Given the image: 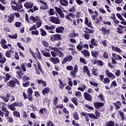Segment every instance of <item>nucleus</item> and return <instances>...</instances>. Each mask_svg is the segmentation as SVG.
I'll use <instances>...</instances> for the list:
<instances>
[{"label":"nucleus","mask_w":126,"mask_h":126,"mask_svg":"<svg viewBox=\"0 0 126 126\" xmlns=\"http://www.w3.org/2000/svg\"><path fill=\"white\" fill-rule=\"evenodd\" d=\"M58 100H59V98L57 97H55L53 99V104L54 106H57L58 105Z\"/></svg>","instance_id":"nucleus-58"},{"label":"nucleus","mask_w":126,"mask_h":126,"mask_svg":"<svg viewBox=\"0 0 126 126\" xmlns=\"http://www.w3.org/2000/svg\"><path fill=\"white\" fill-rule=\"evenodd\" d=\"M119 115L121 116L122 121H125V113L123 112H120Z\"/></svg>","instance_id":"nucleus-56"},{"label":"nucleus","mask_w":126,"mask_h":126,"mask_svg":"<svg viewBox=\"0 0 126 126\" xmlns=\"http://www.w3.org/2000/svg\"><path fill=\"white\" fill-rule=\"evenodd\" d=\"M95 109L99 110L101 107H104V102H95L94 103Z\"/></svg>","instance_id":"nucleus-12"},{"label":"nucleus","mask_w":126,"mask_h":126,"mask_svg":"<svg viewBox=\"0 0 126 126\" xmlns=\"http://www.w3.org/2000/svg\"><path fill=\"white\" fill-rule=\"evenodd\" d=\"M49 15H54L55 14V10L53 8H50L48 11Z\"/></svg>","instance_id":"nucleus-53"},{"label":"nucleus","mask_w":126,"mask_h":126,"mask_svg":"<svg viewBox=\"0 0 126 126\" xmlns=\"http://www.w3.org/2000/svg\"><path fill=\"white\" fill-rule=\"evenodd\" d=\"M1 109H2V111H3V112H4L5 113L4 115L5 118H8V117L9 116V111L7 110V108H6L5 106L3 105L1 107Z\"/></svg>","instance_id":"nucleus-20"},{"label":"nucleus","mask_w":126,"mask_h":126,"mask_svg":"<svg viewBox=\"0 0 126 126\" xmlns=\"http://www.w3.org/2000/svg\"><path fill=\"white\" fill-rule=\"evenodd\" d=\"M24 6L27 9H29V8H32L33 7V3L30 4L29 2H26L24 4Z\"/></svg>","instance_id":"nucleus-30"},{"label":"nucleus","mask_w":126,"mask_h":126,"mask_svg":"<svg viewBox=\"0 0 126 126\" xmlns=\"http://www.w3.org/2000/svg\"><path fill=\"white\" fill-rule=\"evenodd\" d=\"M11 54H14V51L8 50L5 52V55L7 58H11Z\"/></svg>","instance_id":"nucleus-22"},{"label":"nucleus","mask_w":126,"mask_h":126,"mask_svg":"<svg viewBox=\"0 0 126 126\" xmlns=\"http://www.w3.org/2000/svg\"><path fill=\"white\" fill-rule=\"evenodd\" d=\"M23 103L22 101H20V102H14L13 104L8 105V108L9 110H11V111H15L16 110V108L14 107H23Z\"/></svg>","instance_id":"nucleus-5"},{"label":"nucleus","mask_w":126,"mask_h":126,"mask_svg":"<svg viewBox=\"0 0 126 126\" xmlns=\"http://www.w3.org/2000/svg\"><path fill=\"white\" fill-rule=\"evenodd\" d=\"M91 43L93 46L95 47L98 46V41L95 40V39L93 38L91 40Z\"/></svg>","instance_id":"nucleus-39"},{"label":"nucleus","mask_w":126,"mask_h":126,"mask_svg":"<svg viewBox=\"0 0 126 126\" xmlns=\"http://www.w3.org/2000/svg\"><path fill=\"white\" fill-rule=\"evenodd\" d=\"M116 16L120 20H121V21H125V19L123 18V16H122V15H121L120 14L117 13Z\"/></svg>","instance_id":"nucleus-48"},{"label":"nucleus","mask_w":126,"mask_h":126,"mask_svg":"<svg viewBox=\"0 0 126 126\" xmlns=\"http://www.w3.org/2000/svg\"><path fill=\"white\" fill-rule=\"evenodd\" d=\"M11 94L9 93H8L6 95V97H4L3 96H0V98L2 99V100H3L5 102V103H7L8 101H9V98H10Z\"/></svg>","instance_id":"nucleus-15"},{"label":"nucleus","mask_w":126,"mask_h":126,"mask_svg":"<svg viewBox=\"0 0 126 126\" xmlns=\"http://www.w3.org/2000/svg\"><path fill=\"white\" fill-rule=\"evenodd\" d=\"M83 36L86 40H89L90 39V34L89 33H84Z\"/></svg>","instance_id":"nucleus-52"},{"label":"nucleus","mask_w":126,"mask_h":126,"mask_svg":"<svg viewBox=\"0 0 126 126\" xmlns=\"http://www.w3.org/2000/svg\"><path fill=\"white\" fill-rule=\"evenodd\" d=\"M5 79L4 80V82H7V81L9 80L10 78H11V75L8 74V73H6L5 74Z\"/></svg>","instance_id":"nucleus-37"},{"label":"nucleus","mask_w":126,"mask_h":126,"mask_svg":"<svg viewBox=\"0 0 126 126\" xmlns=\"http://www.w3.org/2000/svg\"><path fill=\"white\" fill-rule=\"evenodd\" d=\"M31 34L32 35H35V36H38V35H39V31H38V30L32 31Z\"/></svg>","instance_id":"nucleus-54"},{"label":"nucleus","mask_w":126,"mask_h":126,"mask_svg":"<svg viewBox=\"0 0 126 126\" xmlns=\"http://www.w3.org/2000/svg\"><path fill=\"white\" fill-rule=\"evenodd\" d=\"M0 44L2 48H3L4 49H9L8 46H7V45H6V44H7V41H6L5 39H4V38L1 39L0 41Z\"/></svg>","instance_id":"nucleus-9"},{"label":"nucleus","mask_w":126,"mask_h":126,"mask_svg":"<svg viewBox=\"0 0 126 126\" xmlns=\"http://www.w3.org/2000/svg\"><path fill=\"white\" fill-rule=\"evenodd\" d=\"M101 31L103 35H109L110 34V29H107L105 27H102L101 28Z\"/></svg>","instance_id":"nucleus-14"},{"label":"nucleus","mask_w":126,"mask_h":126,"mask_svg":"<svg viewBox=\"0 0 126 126\" xmlns=\"http://www.w3.org/2000/svg\"><path fill=\"white\" fill-rule=\"evenodd\" d=\"M36 51H37V58L39 61H42V57H41V53H40V51H39V49H38V48H36Z\"/></svg>","instance_id":"nucleus-43"},{"label":"nucleus","mask_w":126,"mask_h":126,"mask_svg":"<svg viewBox=\"0 0 126 126\" xmlns=\"http://www.w3.org/2000/svg\"><path fill=\"white\" fill-rule=\"evenodd\" d=\"M33 66H34V70H35V73L36 74H37V75H40V73L39 70H38V68H37V65L36 64H33Z\"/></svg>","instance_id":"nucleus-46"},{"label":"nucleus","mask_w":126,"mask_h":126,"mask_svg":"<svg viewBox=\"0 0 126 126\" xmlns=\"http://www.w3.org/2000/svg\"><path fill=\"white\" fill-rule=\"evenodd\" d=\"M27 94L25 93V92L23 93V96L24 97V99H28L29 102H33V97L32 96V95L33 94V90H32L31 88H29L27 90Z\"/></svg>","instance_id":"nucleus-2"},{"label":"nucleus","mask_w":126,"mask_h":126,"mask_svg":"<svg viewBox=\"0 0 126 126\" xmlns=\"http://www.w3.org/2000/svg\"><path fill=\"white\" fill-rule=\"evenodd\" d=\"M104 59H109V54L107 52H104L103 55Z\"/></svg>","instance_id":"nucleus-61"},{"label":"nucleus","mask_w":126,"mask_h":126,"mask_svg":"<svg viewBox=\"0 0 126 126\" xmlns=\"http://www.w3.org/2000/svg\"><path fill=\"white\" fill-rule=\"evenodd\" d=\"M125 28V26L122 25H119L118 27L117 28V33L119 34H124V29Z\"/></svg>","instance_id":"nucleus-16"},{"label":"nucleus","mask_w":126,"mask_h":126,"mask_svg":"<svg viewBox=\"0 0 126 126\" xmlns=\"http://www.w3.org/2000/svg\"><path fill=\"white\" fill-rule=\"evenodd\" d=\"M81 53L85 57H90V53L88 50L84 49L81 51Z\"/></svg>","instance_id":"nucleus-29"},{"label":"nucleus","mask_w":126,"mask_h":126,"mask_svg":"<svg viewBox=\"0 0 126 126\" xmlns=\"http://www.w3.org/2000/svg\"><path fill=\"white\" fill-rule=\"evenodd\" d=\"M73 59V57H72V56L71 55H68L66 56L64 58L62 62V64H64V63H66L67 62H71L72 60Z\"/></svg>","instance_id":"nucleus-8"},{"label":"nucleus","mask_w":126,"mask_h":126,"mask_svg":"<svg viewBox=\"0 0 126 126\" xmlns=\"http://www.w3.org/2000/svg\"><path fill=\"white\" fill-rule=\"evenodd\" d=\"M91 54L92 57H93L94 58H97V56L99 55V52H98V51H92Z\"/></svg>","instance_id":"nucleus-41"},{"label":"nucleus","mask_w":126,"mask_h":126,"mask_svg":"<svg viewBox=\"0 0 126 126\" xmlns=\"http://www.w3.org/2000/svg\"><path fill=\"white\" fill-rule=\"evenodd\" d=\"M73 117L74 120H76V121H78L79 120V115H78V113L75 112L73 113Z\"/></svg>","instance_id":"nucleus-42"},{"label":"nucleus","mask_w":126,"mask_h":126,"mask_svg":"<svg viewBox=\"0 0 126 126\" xmlns=\"http://www.w3.org/2000/svg\"><path fill=\"white\" fill-rule=\"evenodd\" d=\"M16 84L17 85H20V82L18 79L14 78L13 79L9 80L6 83L7 86L8 87H10L11 88H14L15 86H16Z\"/></svg>","instance_id":"nucleus-3"},{"label":"nucleus","mask_w":126,"mask_h":126,"mask_svg":"<svg viewBox=\"0 0 126 126\" xmlns=\"http://www.w3.org/2000/svg\"><path fill=\"white\" fill-rule=\"evenodd\" d=\"M37 64L38 70H39L42 74H44V72L43 71V69H42V67H41V63H40V62L39 61H37Z\"/></svg>","instance_id":"nucleus-33"},{"label":"nucleus","mask_w":126,"mask_h":126,"mask_svg":"<svg viewBox=\"0 0 126 126\" xmlns=\"http://www.w3.org/2000/svg\"><path fill=\"white\" fill-rule=\"evenodd\" d=\"M44 113H47V110H46V108L40 109L38 111V113L41 114V115H44Z\"/></svg>","instance_id":"nucleus-49"},{"label":"nucleus","mask_w":126,"mask_h":126,"mask_svg":"<svg viewBox=\"0 0 126 126\" xmlns=\"http://www.w3.org/2000/svg\"><path fill=\"white\" fill-rule=\"evenodd\" d=\"M55 111L56 109H63V104H58L56 106V107L54 108Z\"/></svg>","instance_id":"nucleus-60"},{"label":"nucleus","mask_w":126,"mask_h":126,"mask_svg":"<svg viewBox=\"0 0 126 126\" xmlns=\"http://www.w3.org/2000/svg\"><path fill=\"white\" fill-rule=\"evenodd\" d=\"M22 80L23 82H25L26 81H28V80H30V77L27 76V75H25L23 77H22Z\"/></svg>","instance_id":"nucleus-44"},{"label":"nucleus","mask_w":126,"mask_h":126,"mask_svg":"<svg viewBox=\"0 0 126 126\" xmlns=\"http://www.w3.org/2000/svg\"><path fill=\"white\" fill-rule=\"evenodd\" d=\"M22 23L20 22H16L15 23V26L17 27V28H19L20 26L22 25Z\"/></svg>","instance_id":"nucleus-57"},{"label":"nucleus","mask_w":126,"mask_h":126,"mask_svg":"<svg viewBox=\"0 0 126 126\" xmlns=\"http://www.w3.org/2000/svg\"><path fill=\"white\" fill-rule=\"evenodd\" d=\"M58 82H59V88H60V89H61V90H63V88H64L65 85H66V84H64L63 82V81H62L60 79H58Z\"/></svg>","instance_id":"nucleus-24"},{"label":"nucleus","mask_w":126,"mask_h":126,"mask_svg":"<svg viewBox=\"0 0 126 126\" xmlns=\"http://www.w3.org/2000/svg\"><path fill=\"white\" fill-rule=\"evenodd\" d=\"M30 20L33 21L34 23H36V25H37V28H40L42 26V21H41V19H40V17L38 16L34 17L33 16H31L30 17Z\"/></svg>","instance_id":"nucleus-4"},{"label":"nucleus","mask_w":126,"mask_h":126,"mask_svg":"<svg viewBox=\"0 0 126 126\" xmlns=\"http://www.w3.org/2000/svg\"><path fill=\"white\" fill-rule=\"evenodd\" d=\"M14 19H15L14 14H11L8 17L7 21H8V23H12V22H13V20H14Z\"/></svg>","instance_id":"nucleus-26"},{"label":"nucleus","mask_w":126,"mask_h":126,"mask_svg":"<svg viewBox=\"0 0 126 126\" xmlns=\"http://www.w3.org/2000/svg\"><path fill=\"white\" fill-rule=\"evenodd\" d=\"M16 76L18 79H21L22 76L24 74L23 73L21 72V71L18 70L16 71Z\"/></svg>","instance_id":"nucleus-34"},{"label":"nucleus","mask_w":126,"mask_h":126,"mask_svg":"<svg viewBox=\"0 0 126 126\" xmlns=\"http://www.w3.org/2000/svg\"><path fill=\"white\" fill-rule=\"evenodd\" d=\"M85 29L86 31H84V33H86L87 34H88V33L90 34H92V33H93V30L90 29L88 28H85Z\"/></svg>","instance_id":"nucleus-40"},{"label":"nucleus","mask_w":126,"mask_h":126,"mask_svg":"<svg viewBox=\"0 0 126 126\" xmlns=\"http://www.w3.org/2000/svg\"><path fill=\"white\" fill-rule=\"evenodd\" d=\"M55 9L57 13L60 14V12H62V9L58 7H55Z\"/></svg>","instance_id":"nucleus-62"},{"label":"nucleus","mask_w":126,"mask_h":126,"mask_svg":"<svg viewBox=\"0 0 126 126\" xmlns=\"http://www.w3.org/2000/svg\"><path fill=\"white\" fill-rule=\"evenodd\" d=\"M44 28L45 29H46V30H50L49 31V33H55V32L52 30H54V29H56V26L54 25H51V26L49 27V26L46 25L44 26Z\"/></svg>","instance_id":"nucleus-11"},{"label":"nucleus","mask_w":126,"mask_h":126,"mask_svg":"<svg viewBox=\"0 0 126 126\" xmlns=\"http://www.w3.org/2000/svg\"><path fill=\"white\" fill-rule=\"evenodd\" d=\"M42 45L43 46H44V47H46V48H48V47L49 46V43H48V42L45 41V40H43L42 42Z\"/></svg>","instance_id":"nucleus-55"},{"label":"nucleus","mask_w":126,"mask_h":126,"mask_svg":"<svg viewBox=\"0 0 126 126\" xmlns=\"http://www.w3.org/2000/svg\"><path fill=\"white\" fill-rule=\"evenodd\" d=\"M50 21L55 24H60L61 23V21L60 19H59L58 17L54 16L50 17Z\"/></svg>","instance_id":"nucleus-10"},{"label":"nucleus","mask_w":126,"mask_h":126,"mask_svg":"<svg viewBox=\"0 0 126 126\" xmlns=\"http://www.w3.org/2000/svg\"><path fill=\"white\" fill-rule=\"evenodd\" d=\"M45 51H47L48 52H46L44 50H41V54H42L43 56H44V57H45V58H51V53H50V49L45 48Z\"/></svg>","instance_id":"nucleus-13"},{"label":"nucleus","mask_w":126,"mask_h":126,"mask_svg":"<svg viewBox=\"0 0 126 126\" xmlns=\"http://www.w3.org/2000/svg\"><path fill=\"white\" fill-rule=\"evenodd\" d=\"M105 74L109 78H112V79H115V78H116V76H115V75H114V74H113L112 72L109 71L108 69L105 70Z\"/></svg>","instance_id":"nucleus-17"},{"label":"nucleus","mask_w":126,"mask_h":126,"mask_svg":"<svg viewBox=\"0 0 126 126\" xmlns=\"http://www.w3.org/2000/svg\"><path fill=\"white\" fill-rule=\"evenodd\" d=\"M112 56L113 58H115V60H119L120 61H121V60H122L123 59V58H122V57H121V56L116 54V53H113L112 54Z\"/></svg>","instance_id":"nucleus-35"},{"label":"nucleus","mask_w":126,"mask_h":126,"mask_svg":"<svg viewBox=\"0 0 126 126\" xmlns=\"http://www.w3.org/2000/svg\"><path fill=\"white\" fill-rule=\"evenodd\" d=\"M51 41L55 42V41H61L62 40V36L60 34H52L51 36Z\"/></svg>","instance_id":"nucleus-6"},{"label":"nucleus","mask_w":126,"mask_h":126,"mask_svg":"<svg viewBox=\"0 0 126 126\" xmlns=\"http://www.w3.org/2000/svg\"><path fill=\"white\" fill-rule=\"evenodd\" d=\"M110 79L108 77H106L103 79V83H104V84H107V83H110Z\"/></svg>","instance_id":"nucleus-47"},{"label":"nucleus","mask_w":126,"mask_h":126,"mask_svg":"<svg viewBox=\"0 0 126 126\" xmlns=\"http://www.w3.org/2000/svg\"><path fill=\"white\" fill-rule=\"evenodd\" d=\"M81 116H83L84 117H87L88 116L89 118L91 119H94V120L98 119V117H96L93 113H85L84 112H82L81 113Z\"/></svg>","instance_id":"nucleus-7"},{"label":"nucleus","mask_w":126,"mask_h":126,"mask_svg":"<svg viewBox=\"0 0 126 126\" xmlns=\"http://www.w3.org/2000/svg\"><path fill=\"white\" fill-rule=\"evenodd\" d=\"M60 2L63 6H67L68 5V2L66 0H61Z\"/></svg>","instance_id":"nucleus-31"},{"label":"nucleus","mask_w":126,"mask_h":126,"mask_svg":"<svg viewBox=\"0 0 126 126\" xmlns=\"http://www.w3.org/2000/svg\"><path fill=\"white\" fill-rule=\"evenodd\" d=\"M50 88L49 87H46L43 89L42 91V94L43 96H45V95H47V94H49V93L50 92Z\"/></svg>","instance_id":"nucleus-25"},{"label":"nucleus","mask_w":126,"mask_h":126,"mask_svg":"<svg viewBox=\"0 0 126 126\" xmlns=\"http://www.w3.org/2000/svg\"><path fill=\"white\" fill-rule=\"evenodd\" d=\"M40 32H41V35L43 37H44V36H46V35H47V32H46V31H45L43 29H40Z\"/></svg>","instance_id":"nucleus-45"},{"label":"nucleus","mask_w":126,"mask_h":126,"mask_svg":"<svg viewBox=\"0 0 126 126\" xmlns=\"http://www.w3.org/2000/svg\"><path fill=\"white\" fill-rule=\"evenodd\" d=\"M13 114L15 117H16L17 118H20V113L18 111H14L13 112Z\"/></svg>","instance_id":"nucleus-51"},{"label":"nucleus","mask_w":126,"mask_h":126,"mask_svg":"<svg viewBox=\"0 0 126 126\" xmlns=\"http://www.w3.org/2000/svg\"><path fill=\"white\" fill-rule=\"evenodd\" d=\"M39 2H40V3H42V4H44V6H41L40 7V8L41 9H44V10H46V9H47V8H48V6L47 5V3H46L41 0H39Z\"/></svg>","instance_id":"nucleus-28"},{"label":"nucleus","mask_w":126,"mask_h":126,"mask_svg":"<svg viewBox=\"0 0 126 126\" xmlns=\"http://www.w3.org/2000/svg\"><path fill=\"white\" fill-rule=\"evenodd\" d=\"M66 68L67 70H71L70 72L71 76L72 77V78H75L76 76V73H77L78 72V66L77 65H75L74 66V70L73 67L72 65H67Z\"/></svg>","instance_id":"nucleus-1"},{"label":"nucleus","mask_w":126,"mask_h":126,"mask_svg":"<svg viewBox=\"0 0 126 126\" xmlns=\"http://www.w3.org/2000/svg\"><path fill=\"white\" fill-rule=\"evenodd\" d=\"M84 96L85 97L86 100H87V101L92 102V95H91V94L86 92L84 94Z\"/></svg>","instance_id":"nucleus-19"},{"label":"nucleus","mask_w":126,"mask_h":126,"mask_svg":"<svg viewBox=\"0 0 126 126\" xmlns=\"http://www.w3.org/2000/svg\"><path fill=\"white\" fill-rule=\"evenodd\" d=\"M8 37L11 39H17V34H15L13 35H9Z\"/></svg>","instance_id":"nucleus-59"},{"label":"nucleus","mask_w":126,"mask_h":126,"mask_svg":"<svg viewBox=\"0 0 126 126\" xmlns=\"http://www.w3.org/2000/svg\"><path fill=\"white\" fill-rule=\"evenodd\" d=\"M78 100V98L77 97H72L71 99V102L74 104L75 106H78V102L77 101Z\"/></svg>","instance_id":"nucleus-32"},{"label":"nucleus","mask_w":126,"mask_h":126,"mask_svg":"<svg viewBox=\"0 0 126 126\" xmlns=\"http://www.w3.org/2000/svg\"><path fill=\"white\" fill-rule=\"evenodd\" d=\"M113 105H114L116 109L119 110L121 108V106H122V102L121 101H117L116 102H113Z\"/></svg>","instance_id":"nucleus-27"},{"label":"nucleus","mask_w":126,"mask_h":126,"mask_svg":"<svg viewBox=\"0 0 126 126\" xmlns=\"http://www.w3.org/2000/svg\"><path fill=\"white\" fill-rule=\"evenodd\" d=\"M75 95L76 97H81V92L79 91L76 92L75 93Z\"/></svg>","instance_id":"nucleus-64"},{"label":"nucleus","mask_w":126,"mask_h":126,"mask_svg":"<svg viewBox=\"0 0 126 126\" xmlns=\"http://www.w3.org/2000/svg\"><path fill=\"white\" fill-rule=\"evenodd\" d=\"M76 48L78 51H82V49H83V44H82V42L81 41L80 43L77 45Z\"/></svg>","instance_id":"nucleus-36"},{"label":"nucleus","mask_w":126,"mask_h":126,"mask_svg":"<svg viewBox=\"0 0 126 126\" xmlns=\"http://www.w3.org/2000/svg\"><path fill=\"white\" fill-rule=\"evenodd\" d=\"M56 33H63L64 31L63 27H57L55 30Z\"/></svg>","instance_id":"nucleus-23"},{"label":"nucleus","mask_w":126,"mask_h":126,"mask_svg":"<svg viewBox=\"0 0 126 126\" xmlns=\"http://www.w3.org/2000/svg\"><path fill=\"white\" fill-rule=\"evenodd\" d=\"M110 19H112L113 20V21L114 22L116 25H118V24L120 23V21L117 19V18H116V15L115 14V13L112 14V16H110Z\"/></svg>","instance_id":"nucleus-18"},{"label":"nucleus","mask_w":126,"mask_h":126,"mask_svg":"<svg viewBox=\"0 0 126 126\" xmlns=\"http://www.w3.org/2000/svg\"><path fill=\"white\" fill-rule=\"evenodd\" d=\"M37 28L36 27V25L34 24L32 27L30 28L29 30L30 31H32V30H37Z\"/></svg>","instance_id":"nucleus-63"},{"label":"nucleus","mask_w":126,"mask_h":126,"mask_svg":"<svg viewBox=\"0 0 126 126\" xmlns=\"http://www.w3.org/2000/svg\"><path fill=\"white\" fill-rule=\"evenodd\" d=\"M50 62H52L54 64H56V63H60V59L59 58L57 57L56 58H50Z\"/></svg>","instance_id":"nucleus-21"},{"label":"nucleus","mask_w":126,"mask_h":126,"mask_svg":"<svg viewBox=\"0 0 126 126\" xmlns=\"http://www.w3.org/2000/svg\"><path fill=\"white\" fill-rule=\"evenodd\" d=\"M104 126H115V122L113 121L107 122Z\"/></svg>","instance_id":"nucleus-38"},{"label":"nucleus","mask_w":126,"mask_h":126,"mask_svg":"<svg viewBox=\"0 0 126 126\" xmlns=\"http://www.w3.org/2000/svg\"><path fill=\"white\" fill-rule=\"evenodd\" d=\"M57 52L58 54L59 58H63V57H64V54H63V53L62 52V51L58 50Z\"/></svg>","instance_id":"nucleus-50"}]
</instances>
